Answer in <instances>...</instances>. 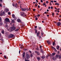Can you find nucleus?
<instances>
[{
	"instance_id": "obj_1",
	"label": "nucleus",
	"mask_w": 61,
	"mask_h": 61,
	"mask_svg": "<svg viewBox=\"0 0 61 61\" xmlns=\"http://www.w3.org/2000/svg\"><path fill=\"white\" fill-rule=\"evenodd\" d=\"M25 57L27 59H28L29 58H30V56H29V55L28 54H27L26 53H25Z\"/></svg>"
},
{
	"instance_id": "obj_2",
	"label": "nucleus",
	"mask_w": 61,
	"mask_h": 61,
	"mask_svg": "<svg viewBox=\"0 0 61 61\" xmlns=\"http://www.w3.org/2000/svg\"><path fill=\"white\" fill-rule=\"evenodd\" d=\"M21 25H20V27H24L25 26V25L24 23L21 22Z\"/></svg>"
},
{
	"instance_id": "obj_3",
	"label": "nucleus",
	"mask_w": 61,
	"mask_h": 61,
	"mask_svg": "<svg viewBox=\"0 0 61 61\" xmlns=\"http://www.w3.org/2000/svg\"><path fill=\"white\" fill-rule=\"evenodd\" d=\"M21 15L23 17H25V16H26V15H25L24 12H21Z\"/></svg>"
},
{
	"instance_id": "obj_4",
	"label": "nucleus",
	"mask_w": 61,
	"mask_h": 61,
	"mask_svg": "<svg viewBox=\"0 0 61 61\" xmlns=\"http://www.w3.org/2000/svg\"><path fill=\"white\" fill-rule=\"evenodd\" d=\"M16 29L15 26H13L11 28V30L12 31H13V30H15Z\"/></svg>"
},
{
	"instance_id": "obj_5",
	"label": "nucleus",
	"mask_w": 61,
	"mask_h": 61,
	"mask_svg": "<svg viewBox=\"0 0 61 61\" xmlns=\"http://www.w3.org/2000/svg\"><path fill=\"white\" fill-rule=\"evenodd\" d=\"M5 20L6 22H9V19L8 18H6L5 19Z\"/></svg>"
},
{
	"instance_id": "obj_6",
	"label": "nucleus",
	"mask_w": 61,
	"mask_h": 61,
	"mask_svg": "<svg viewBox=\"0 0 61 61\" xmlns=\"http://www.w3.org/2000/svg\"><path fill=\"white\" fill-rule=\"evenodd\" d=\"M35 53L38 56L40 55V53H39V52L38 51H35Z\"/></svg>"
},
{
	"instance_id": "obj_7",
	"label": "nucleus",
	"mask_w": 61,
	"mask_h": 61,
	"mask_svg": "<svg viewBox=\"0 0 61 61\" xmlns=\"http://www.w3.org/2000/svg\"><path fill=\"white\" fill-rule=\"evenodd\" d=\"M14 36V35L13 34H10L9 35V36L10 38H12V37H13Z\"/></svg>"
},
{
	"instance_id": "obj_8",
	"label": "nucleus",
	"mask_w": 61,
	"mask_h": 61,
	"mask_svg": "<svg viewBox=\"0 0 61 61\" xmlns=\"http://www.w3.org/2000/svg\"><path fill=\"white\" fill-rule=\"evenodd\" d=\"M40 33V31H38L37 33L36 34L37 36H39Z\"/></svg>"
},
{
	"instance_id": "obj_9",
	"label": "nucleus",
	"mask_w": 61,
	"mask_h": 61,
	"mask_svg": "<svg viewBox=\"0 0 61 61\" xmlns=\"http://www.w3.org/2000/svg\"><path fill=\"white\" fill-rule=\"evenodd\" d=\"M61 24V23L60 22H57V25H58V26H60Z\"/></svg>"
},
{
	"instance_id": "obj_10",
	"label": "nucleus",
	"mask_w": 61,
	"mask_h": 61,
	"mask_svg": "<svg viewBox=\"0 0 61 61\" xmlns=\"http://www.w3.org/2000/svg\"><path fill=\"white\" fill-rule=\"evenodd\" d=\"M5 15V12H3L0 13V15Z\"/></svg>"
},
{
	"instance_id": "obj_11",
	"label": "nucleus",
	"mask_w": 61,
	"mask_h": 61,
	"mask_svg": "<svg viewBox=\"0 0 61 61\" xmlns=\"http://www.w3.org/2000/svg\"><path fill=\"white\" fill-rule=\"evenodd\" d=\"M4 10L5 12L7 13V12H8V11H9V9H5Z\"/></svg>"
},
{
	"instance_id": "obj_12",
	"label": "nucleus",
	"mask_w": 61,
	"mask_h": 61,
	"mask_svg": "<svg viewBox=\"0 0 61 61\" xmlns=\"http://www.w3.org/2000/svg\"><path fill=\"white\" fill-rule=\"evenodd\" d=\"M37 59L38 61H39L41 59V58L40 57H37Z\"/></svg>"
},
{
	"instance_id": "obj_13",
	"label": "nucleus",
	"mask_w": 61,
	"mask_h": 61,
	"mask_svg": "<svg viewBox=\"0 0 61 61\" xmlns=\"http://www.w3.org/2000/svg\"><path fill=\"white\" fill-rule=\"evenodd\" d=\"M22 10L23 11H25L26 10V8H22Z\"/></svg>"
},
{
	"instance_id": "obj_14",
	"label": "nucleus",
	"mask_w": 61,
	"mask_h": 61,
	"mask_svg": "<svg viewBox=\"0 0 61 61\" xmlns=\"http://www.w3.org/2000/svg\"><path fill=\"white\" fill-rule=\"evenodd\" d=\"M15 7L16 8H17L18 7V6L17 5V3H16L15 5Z\"/></svg>"
},
{
	"instance_id": "obj_15",
	"label": "nucleus",
	"mask_w": 61,
	"mask_h": 61,
	"mask_svg": "<svg viewBox=\"0 0 61 61\" xmlns=\"http://www.w3.org/2000/svg\"><path fill=\"white\" fill-rule=\"evenodd\" d=\"M17 21L18 22V23H20V22H21V20L20 19H17Z\"/></svg>"
},
{
	"instance_id": "obj_16",
	"label": "nucleus",
	"mask_w": 61,
	"mask_h": 61,
	"mask_svg": "<svg viewBox=\"0 0 61 61\" xmlns=\"http://www.w3.org/2000/svg\"><path fill=\"white\" fill-rule=\"evenodd\" d=\"M11 22L12 23H13V24L15 23V20H12Z\"/></svg>"
},
{
	"instance_id": "obj_17",
	"label": "nucleus",
	"mask_w": 61,
	"mask_h": 61,
	"mask_svg": "<svg viewBox=\"0 0 61 61\" xmlns=\"http://www.w3.org/2000/svg\"><path fill=\"white\" fill-rule=\"evenodd\" d=\"M40 51H41V52L42 53H44V51H43V49H40Z\"/></svg>"
},
{
	"instance_id": "obj_18",
	"label": "nucleus",
	"mask_w": 61,
	"mask_h": 61,
	"mask_svg": "<svg viewBox=\"0 0 61 61\" xmlns=\"http://www.w3.org/2000/svg\"><path fill=\"white\" fill-rule=\"evenodd\" d=\"M41 58L42 59H44L45 58V56H42L41 57Z\"/></svg>"
},
{
	"instance_id": "obj_19",
	"label": "nucleus",
	"mask_w": 61,
	"mask_h": 61,
	"mask_svg": "<svg viewBox=\"0 0 61 61\" xmlns=\"http://www.w3.org/2000/svg\"><path fill=\"white\" fill-rule=\"evenodd\" d=\"M47 43L48 44H51V42L49 41H47Z\"/></svg>"
},
{
	"instance_id": "obj_20",
	"label": "nucleus",
	"mask_w": 61,
	"mask_h": 61,
	"mask_svg": "<svg viewBox=\"0 0 61 61\" xmlns=\"http://www.w3.org/2000/svg\"><path fill=\"white\" fill-rule=\"evenodd\" d=\"M23 55V57H25V52H24L22 54Z\"/></svg>"
},
{
	"instance_id": "obj_21",
	"label": "nucleus",
	"mask_w": 61,
	"mask_h": 61,
	"mask_svg": "<svg viewBox=\"0 0 61 61\" xmlns=\"http://www.w3.org/2000/svg\"><path fill=\"white\" fill-rule=\"evenodd\" d=\"M59 55H56V57L57 58L58 57V58L59 56Z\"/></svg>"
},
{
	"instance_id": "obj_22",
	"label": "nucleus",
	"mask_w": 61,
	"mask_h": 61,
	"mask_svg": "<svg viewBox=\"0 0 61 61\" xmlns=\"http://www.w3.org/2000/svg\"><path fill=\"white\" fill-rule=\"evenodd\" d=\"M12 17H13V18H15V15L14 14H12Z\"/></svg>"
},
{
	"instance_id": "obj_23",
	"label": "nucleus",
	"mask_w": 61,
	"mask_h": 61,
	"mask_svg": "<svg viewBox=\"0 0 61 61\" xmlns=\"http://www.w3.org/2000/svg\"><path fill=\"white\" fill-rule=\"evenodd\" d=\"M51 48L52 49H55V47L53 46H51Z\"/></svg>"
},
{
	"instance_id": "obj_24",
	"label": "nucleus",
	"mask_w": 61,
	"mask_h": 61,
	"mask_svg": "<svg viewBox=\"0 0 61 61\" xmlns=\"http://www.w3.org/2000/svg\"><path fill=\"white\" fill-rule=\"evenodd\" d=\"M1 33H2L3 34H4L5 33L4 32V30H2L1 32Z\"/></svg>"
},
{
	"instance_id": "obj_25",
	"label": "nucleus",
	"mask_w": 61,
	"mask_h": 61,
	"mask_svg": "<svg viewBox=\"0 0 61 61\" xmlns=\"http://www.w3.org/2000/svg\"><path fill=\"white\" fill-rule=\"evenodd\" d=\"M52 59L53 60H56V58L55 57H53Z\"/></svg>"
},
{
	"instance_id": "obj_26",
	"label": "nucleus",
	"mask_w": 61,
	"mask_h": 61,
	"mask_svg": "<svg viewBox=\"0 0 61 61\" xmlns=\"http://www.w3.org/2000/svg\"><path fill=\"white\" fill-rule=\"evenodd\" d=\"M55 55H56V53H53L52 54V56H54Z\"/></svg>"
},
{
	"instance_id": "obj_27",
	"label": "nucleus",
	"mask_w": 61,
	"mask_h": 61,
	"mask_svg": "<svg viewBox=\"0 0 61 61\" xmlns=\"http://www.w3.org/2000/svg\"><path fill=\"white\" fill-rule=\"evenodd\" d=\"M55 5H59V4L58 3H55Z\"/></svg>"
},
{
	"instance_id": "obj_28",
	"label": "nucleus",
	"mask_w": 61,
	"mask_h": 61,
	"mask_svg": "<svg viewBox=\"0 0 61 61\" xmlns=\"http://www.w3.org/2000/svg\"><path fill=\"white\" fill-rule=\"evenodd\" d=\"M38 36L39 39H40V38H42V37H41V36Z\"/></svg>"
},
{
	"instance_id": "obj_29",
	"label": "nucleus",
	"mask_w": 61,
	"mask_h": 61,
	"mask_svg": "<svg viewBox=\"0 0 61 61\" xmlns=\"http://www.w3.org/2000/svg\"><path fill=\"white\" fill-rule=\"evenodd\" d=\"M18 31V29H17L16 30H15V32H17Z\"/></svg>"
},
{
	"instance_id": "obj_30",
	"label": "nucleus",
	"mask_w": 61,
	"mask_h": 61,
	"mask_svg": "<svg viewBox=\"0 0 61 61\" xmlns=\"http://www.w3.org/2000/svg\"><path fill=\"white\" fill-rule=\"evenodd\" d=\"M36 50H39V48H38V47H37L36 49Z\"/></svg>"
},
{
	"instance_id": "obj_31",
	"label": "nucleus",
	"mask_w": 61,
	"mask_h": 61,
	"mask_svg": "<svg viewBox=\"0 0 61 61\" xmlns=\"http://www.w3.org/2000/svg\"><path fill=\"white\" fill-rule=\"evenodd\" d=\"M55 43H54V42H53L52 45H53V46H55Z\"/></svg>"
},
{
	"instance_id": "obj_32",
	"label": "nucleus",
	"mask_w": 61,
	"mask_h": 61,
	"mask_svg": "<svg viewBox=\"0 0 61 61\" xmlns=\"http://www.w3.org/2000/svg\"><path fill=\"white\" fill-rule=\"evenodd\" d=\"M4 57L5 59H6V58H7L6 57V56H4Z\"/></svg>"
},
{
	"instance_id": "obj_33",
	"label": "nucleus",
	"mask_w": 61,
	"mask_h": 61,
	"mask_svg": "<svg viewBox=\"0 0 61 61\" xmlns=\"http://www.w3.org/2000/svg\"><path fill=\"white\" fill-rule=\"evenodd\" d=\"M35 33L36 34L37 33V30H35Z\"/></svg>"
},
{
	"instance_id": "obj_34",
	"label": "nucleus",
	"mask_w": 61,
	"mask_h": 61,
	"mask_svg": "<svg viewBox=\"0 0 61 61\" xmlns=\"http://www.w3.org/2000/svg\"><path fill=\"white\" fill-rule=\"evenodd\" d=\"M3 25L2 23L1 22H0V25Z\"/></svg>"
},
{
	"instance_id": "obj_35",
	"label": "nucleus",
	"mask_w": 61,
	"mask_h": 61,
	"mask_svg": "<svg viewBox=\"0 0 61 61\" xmlns=\"http://www.w3.org/2000/svg\"><path fill=\"white\" fill-rule=\"evenodd\" d=\"M5 27H8L7 25H5Z\"/></svg>"
},
{
	"instance_id": "obj_36",
	"label": "nucleus",
	"mask_w": 61,
	"mask_h": 61,
	"mask_svg": "<svg viewBox=\"0 0 61 61\" xmlns=\"http://www.w3.org/2000/svg\"><path fill=\"white\" fill-rule=\"evenodd\" d=\"M8 15H10V14H11V13H10V12H9L8 13Z\"/></svg>"
},
{
	"instance_id": "obj_37",
	"label": "nucleus",
	"mask_w": 61,
	"mask_h": 61,
	"mask_svg": "<svg viewBox=\"0 0 61 61\" xmlns=\"http://www.w3.org/2000/svg\"><path fill=\"white\" fill-rule=\"evenodd\" d=\"M25 61H29V60H26L25 59Z\"/></svg>"
},
{
	"instance_id": "obj_38",
	"label": "nucleus",
	"mask_w": 61,
	"mask_h": 61,
	"mask_svg": "<svg viewBox=\"0 0 61 61\" xmlns=\"http://www.w3.org/2000/svg\"><path fill=\"white\" fill-rule=\"evenodd\" d=\"M30 56L31 57H32L33 56V55H32V54H30Z\"/></svg>"
},
{
	"instance_id": "obj_39",
	"label": "nucleus",
	"mask_w": 61,
	"mask_h": 61,
	"mask_svg": "<svg viewBox=\"0 0 61 61\" xmlns=\"http://www.w3.org/2000/svg\"><path fill=\"white\" fill-rule=\"evenodd\" d=\"M1 20H2V18L1 17H0V22L1 21Z\"/></svg>"
},
{
	"instance_id": "obj_40",
	"label": "nucleus",
	"mask_w": 61,
	"mask_h": 61,
	"mask_svg": "<svg viewBox=\"0 0 61 61\" xmlns=\"http://www.w3.org/2000/svg\"><path fill=\"white\" fill-rule=\"evenodd\" d=\"M46 4H48V3H49V2H48V1H46Z\"/></svg>"
},
{
	"instance_id": "obj_41",
	"label": "nucleus",
	"mask_w": 61,
	"mask_h": 61,
	"mask_svg": "<svg viewBox=\"0 0 61 61\" xmlns=\"http://www.w3.org/2000/svg\"><path fill=\"white\" fill-rule=\"evenodd\" d=\"M61 56L60 55L59 56L58 58H59V59H60V58H61Z\"/></svg>"
},
{
	"instance_id": "obj_42",
	"label": "nucleus",
	"mask_w": 61,
	"mask_h": 61,
	"mask_svg": "<svg viewBox=\"0 0 61 61\" xmlns=\"http://www.w3.org/2000/svg\"><path fill=\"white\" fill-rule=\"evenodd\" d=\"M29 52L31 54V53H32V52H31V51H29Z\"/></svg>"
},
{
	"instance_id": "obj_43",
	"label": "nucleus",
	"mask_w": 61,
	"mask_h": 61,
	"mask_svg": "<svg viewBox=\"0 0 61 61\" xmlns=\"http://www.w3.org/2000/svg\"><path fill=\"white\" fill-rule=\"evenodd\" d=\"M49 56H50V55H47V56H46V58H47V57H49Z\"/></svg>"
},
{
	"instance_id": "obj_44",
	"label": "nucleus",
	"mask_w": 61,
	"mask_h": 61,
	"mask_svg": "<svg viewBox=\"0 0 61 61\" xmlns=\"http://www.w3.org/2000/svg\"><path fill=\"white\" fill-rule=\"evenodd\" d=\"M46 5V4L45 3H44V4H43V5L44 6L45 5Z\"/></svg>"
},
{
	"instance_id": "obj_45",
	"label": "nucleus",
	"mask_w": 61,
	"mask_h": 61,
	"mask_svg": "<svg viewBox=\"0 0 61 61\" xmlns=\"http://www.w3.org/2000/svg\"><path fill=\"white\" fill-rule=\"evenodd\" d=\"M40 16V15H37V17H38V16Z\"/></svg>"
},
{
	"instance_id": "obj_46",
	"label": "nucleus",
	"mask_w": 61,
	"mask_h": 61,
	"mask_svg": "<svg viewBox=\"0 0 61 61\" xmlns=\"http://www.w3.org/2000/svg\"><path fill=\"white\" fill-rule=\"evenodd\" d=\"M36 20H37V17H36L35 18Z\"/></svg>"
},
{
	"instance_id": "obj_47",
	"label": "nucleus",
	"mask_w": 61,
	"mask_h": 61,
	"mask_svg": "<svg viewBox=\"0 0 61 61\" xmlns=\"http://www.w3.org/2000/svg\"><path fill=\"white\" fill-rule=\"evenodd\" d=\"M12 5L13 6H15V4H14V3H13L12 4Z\"/></svg>"
},
{
	"instance_id": "obj_48",
	"label": "nucleus",
	"mask_w": 61,
	"mask_h": 61,
	"mask_svg": "<svg viewBox=\"0 0 61 61\" xmlns=\"http://www.w3.org/2000/svg\"><path fill=\"white\" fill-rule=\"evenodd\" d=\"M35 28H37V26H35Z\"/></svg>"
},
{
	"instance_id": "obj_49",
	"label": "nucleus",
	"mask_w": 61,
	"mask_h": 61,
	"mask_svg": "<svg viewBox=\"0 0 61 61\" xmlns=\"http://www.w3.org/2000/svg\"><path fill=\"white\" fill-rule=\"evenodd\" d=\"M54 3H56V1H55V0H54Z\"/></svg>"
},
{
	"instance_id": "obj_50",
	"label": "nucleus",
	"mask_w": 61,
	"mask_h": 61,
	"mask_svg": "<svg viewBox=\"0 0 61 61\" xmlns=\"http://www.w3.org/2000/svg\"><path fill=\"white\" fill-rule=\"evenodd\" d=\"M21 52V50H20L19 51V54H20V52Z\"/></svg>"
},
{
	"instance_id": "obj_51",
	"label": "nucleus",
	"mask_w": 61,
	"mask_h": 61,
	"mask_svg": "<svg viewBox=\"0 0 61 61\" xmlns=\"http://www.w3.org/2000/svg\"><path fill=\"white\" fill-rule=\"evenodd\" d=\"M0 7H2V4H0Z\"/></svg>"
},
{
	"instance_id": "obj_52",
	"label": "nucleus",
	"mask_w": 61,
	"mask_h": 61,
	"mask_svg": "<svg viewBox=\"0 0 61 61\" xmlns=\"http://www.w3.org/2000/svg\"><path fill=\"white\" fill-rule=\"evenodd\" d=\"M39 28L40 29H41V27H39Z\"/></svg>"
},
{
	"instance_id": "obj_53",
	"label": "nucleus",
	"mask_w": 61,
	"mask_h": 61,
	"mask_svg": "<svg viewBox=\"0 0 61 61\" xmlns=\"http://www.w3.org/2000/svg\"><path fill=\"white\" fill-rule=\"evenodd\" d=\"M33 11H35L36 10H35V9H33Z\"/></svg>"
},
{
	"instance_id": "obj_54",
	"label": "nucleus",
	"mask_w": 61,
	"mask_h": 61,
	"mask_svg": "<svg viewBox=\"0 0 61 61\" xmlns=\"http://www.w3.org/2000/svg\"><path fill=\"white\" fill-rule=\"evenodd\" d=\"M38 8H40V6H39V5H38Z\"/></svg>"
},
{
	"instance_id": "obj_55",
	"label": "nucleus",
	"mask_w": 61,
	"mask_h": 61,
	"mask_svg": "<svg viewBox=\"0 0 61 61\" xmlns=\"http://www.w3.org/2000/svg\"><path fill=\"white\" fill-rule=\"evenodd\" d=\"M41 3H42L43 2V0H41Z\"/></svg>"
},
{
	"instance_id": "obj_56",
	"label": "nucleus",
	"mask_w": 61,
	"mask_h": 61,
	"mask_svg": "<svg viewBox=\"0 0 61 61\" xmlns=\"http://www.w3.org/2000/svg\"><path fill=\"white\" fill-rule=\"evenodd\" d=\"M47 17H48L49 16V15H47Z\"/></svg>"
},
{
	"instance_id": "obj_57",
	"label": "nucleus",
	"mask_w": 61,
	"mask_h": 61,
	"mask_svg": "<svg viewBox=\"0 0 61 61\" xmlns=\"http://www.w3.org/2000/svg\"><path fill=\"white\" fill-rule=\"evenodd\" d=\"M18 3H19H19H20V1H19L18 2Z\"/></svg>"
},
{
	"instance_id": "obj_58",
	"label": "nucleus",
	"mask_w": 61,
	"mask_h": 61,
	"mask_svg": "<svg viewBox=\"0 0 61 61\" xmlns=\"http://www.w3.org/2000/svg\"><path fill=\"white\" fill-rule=\"evenodd\" d=\"M51 2L52 3H54V2H53V1H52V0H51Z\"/></svg>"
},
{
	"instance_id": "obj_59",
	"label": "nucleus",
	"mask_w": 61,
	"mask_h": 61,
	"mask_svg": "<svg viewBox=\"0 0 61 61\" xmlns=\"http://www.w3.org/2000/svg\"><path fill=\"white\" fill-rule=\"evenodd\" d=\"M34 30H36V28H35L34 29Z\"/></svg>"
},
{
	"instance_id": "obj_60",
	"label": "nucleus",
	"mask_w": 61,
	"mask_h": 61,
	"mask_svg": "<svg viewBox=\"0 0 61 61\" xmlns=\"http://www.w3.org/2000/svg\"><path fill=\"white\" fill-rule=\"evenodd\" d=\"M41 36H42L43 35V33H41Z\"/></svg>"
},
{
	"instance_id": "obj_61",
	"label": "nucleus",
	"mask_w": 61,
	"mask_h": 61,
	"mask_svg": "<svg viewBox=\"0 0 61 61\" xmlns=\"http://www.w3.org/2000/svg\"><path fill=\"white\" fill-rule=\"evenodd\" d=\"M51 9H53V7H52V6H51Z\"/></svg>"
},
{
	"instance_id": "obj_62",
	"label": "nucleus",
	"mask_w": 61,
	"mask_h": 61,
	"mask_svg": "<svg viewBox=\"0 0 61 61\" xmlns=\"http://www.w3.org/2000/svg\"><path fill=\"white\" fill-rule=\"evenodd\" d=\"M52 15H54V13H52Z\"/></svg>"
},
{
	"instance_id": "obj_63",
	"label": "nucleus",
	"mask_w": 61,
	"mask_h": 61,
	"mask_svg": "<svg viewBox=\"0 0 61 61\" xmlns=\"http://www.w3.org/2000/svg\"><path fill=\"white\" fill-rule=\"evenodd\" d=\"M40 48H42V46H40Z\"/></svg>"
},
{
	"instance_id": "obj_64",
	"label": "nucleus",
	"mask_w": 61,
	"mask_h": 61,
	"mask_svg": "<svg viewBox=\"0 0 61 61\" xmlns=\"http://www.w3.org/2000/svg\"><path fill=\"white\" fill-rule=\"evenodd\" d=\"M48 9H50V7H48Z\"/></svg>"
}]
</instances>
